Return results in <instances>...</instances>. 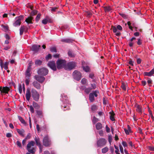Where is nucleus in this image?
Returning a JSON list of instances; mask_svg holds the SVG:
<instances>
[{"label":"nucleus","instance_id":"49","mask_svg":"<svg viewBox=\"0 0 154 154\" xmlns=\"http://www.w3.org/2000/svg\"><path fill=\"white\" fill-rule=\"evenodd\" d=\"M112 138L111 135H109L108 136V141L109 144L111 145L112 141Z\"/></svg>","mask_w":154,"mask_h":154},{"label":"nucleus","instance_id":"63","mask_svg":"<svg viewBox=\"0 0 154 154\" xmlns=\"http://www.w3.org/2000/svg\"><path fill=\"white\" fill-rule=\"evenodd\" d=\"M86 86H84V85H82L80 87V88L81 90H84V91H85V90L86 89Z\"/></svg>","mask_w":154,"mask_h":154},{"label":"nucleus","instance_id":"53","mask_svg":"<svg viewBox=\"0 0 154 154\" xmlns=\"http://www.w3.org/2000/svg\"><path fill=\"white\" fill-rule=\"evenodd\" d=\"M41 14H38L37 15L35 18V21L36 22H38L40 19Z\"/></svg>","mask_w":154,"mask_h":154},{"label":"nucleus","instance_id":"24","mask_svg":"<svg viewBox=\"0 0 154 154\" xmlns=\"http://www.w3.org/2000/svg\"><path fill=\"white\" fill-rule=\"evenodd\" d=\"M96 129L97 130H100L103 128L102 124L100 122H98L95 125Z\"/></svg>","mask_w":154,"mask_h":154},{"label":"nucleus","instance_id":"21","mask_svg":"<svg viewBox=\"0 0 154 154\" xmlns=\"http://www.w3.org/2000/svg\"><path fill=\"white\" fill-rule=\"evenodd\" d=\"M33 85L36 89H40L41 88L40 84L37 81H34L32 83Z\"/></svg>","mask_w":154,"mask_h":154},{"label":"nucleus","instance_id":"57","mask_svg":"<svg viewBox=\"0 0 154 154\" xmlns=\"http://www.w3.org/2000/svg\"><path fill=\"white\" fill-rule=\"evenodd\" d=\"M30 110L31 113H33L34 112V109L32 106H29Z\"/></svg>","mask_w":154,"mask_h":154},{"label":"nucleus","instance_id":"34","mask_svg":"<svg viewBox=\"0 0 154 154\" xmlns=\"http://www.w3.org/2000/svg\"><path fill=\"white\" fill-rule=\"evenodd\" d=\"M1 26L3 30L5 32H6L8 30V26L2 25Z\"/></svg>","mask_w":154,"mask_h":154},{"label":"nucleus","instance_id":"38","mask_svg":"<svg viewBox=\"0 0 154 154\" xmlns=\"http://www.w3.org/2000/svg\"><path fill=\"white\" fill-rule=\"evenodd\" d=\"M42 62L40 60H36L35 62V64L37 66H40L41 65Z\"/></svg>","mask_w":154,"mask_h":154},{"label":"nucleus","instance_id":"44","mask_svg":"<svg viewBox=\"0 0 154 154\" xmlns=\"http://www.w3.org/2000/svg\"><path fill=\"white\" fill-rule=\"evenodd\" d=\"M115 148L116 149L115 152L116 154H120L119 153V147L115 145L114 146Z\"/></svg>","mask_w":154,"mask_h":154},{"label":"nucleus","instance_id":"51","mask_svg":"<svg viewBox=\"0 0 154 154\" xmlns=\"http://www.w3.org/2000/svg\"><path fill=\"white\" fill-rule=\"evenodd\" d=\"M147 82L149 84V85L150 86V84L152 83V81L151 79L149 78H147Z\"/></svg>","mask_w":154,"mask_h":154},{"label":"nucleus","instance_id":"48","mask_svg":"<svg viewBox=\"0 0 154 154\" xmlns=\"http://www.w3.org/2000/svg\"><path fill=\"white\" fill-rule=\"evenodd\" d=\"M36 113L40 117L42 115V111L41 110H37L36 111Z\"/></svg>","mask_w":154,"mask_h":154},{"label":"nucleus","instance_id":"32","mask_svg":"<svg viewBox=\"0 0 154 154\" xmlns=\"http://www.w3.org/2000/svg\"><path fill=\"white\" fill-rule=\"evenodd\" d=\"M50 11L53 14H54V13L55 12L57 9V7H50Z\"/></svg>","mask_w":154,"mask_h":154},{"label":"nucleus","instance_id":"14","mask_svg":"<svg viewBox=\"0 0 154 154\" xmlns=\"http://www.w3.org/2000/svg\"><path fill=\"white\" fill-rule=\"evenodd\" d=\"M10 90V88L9 87L6 86L2 88V87H0V91L2 95H3L4 93L8 94Z\"/></svg>","mask_w":154,"mask_h":154},{"label":"nucleus","instance_id":"1","mask_svg":"<svg viewBox=\"0 0 154 154\" xmlns=\"http://www.w3.org/2000/svg\"><path fill=\"white\" fill-rule=\"evenodd\" d=\"M61 100L63 102V103L62 105V108H63L64 111L69 109L70 104L69 103V101L66 95L64 94H61Z\"/></svg>","mask_w":154,"mask_h":154},{"label":"nucleus","instance_id":"3","mask_svg":"<svg viewBox=\"0 0 154 154\" xmlns=\"http://www.w3.org/2000/svg\"><path fill=\"white\" fill-rule=\"evenodd\" d=\"M35 143L33 141H31L28 143L26 146V149L29 152L34 154L35 152V148L32 147L33 146L35 145Z\"/></svg>","mask_w":154,"mask_h":154},{"label":"nucleus","instance_id":"62","mask_svg":"<svg viewBox=\"0 0 154 154\" xmlns=\"http://www.w3.org/2000/svg\"><path fill=\"white\" fill-rule=\"evenodd\" d=\"M119 14L124 18H127V15L123 13H119Z\"/></svg>","mask_w":154,"mask_h":154},{"label":"nucleus","instance_id":"26","mask_svg":"<svg viewBox=\"0 0 154 154\" xmlns=\"http://www.w3.org/2000/svg\"><path fill=\"white\" fill-rule=\"evenodd\" d=\"M18 117L19 120L22 124L25 126H26L27 125L26 123L21 117L20 116H18Z\"/></svg>","mask_w":154,"mask_h":154},{"label":"nucleus","instance_id":"15","mask_svg":"<svg viewBox=\"0 0 154 154\" xmlns=\"http://www.w3.org/2000/svg\"><path fill=\"white\" fill-rule=\"evenodd\" d=\"M35 78L37 81L40 83H42L45 80V78L44 77L40 76L37 75L35 76Z\"/></svg>","mask_w":154,"mask_h":154},{"label":"nucleus","instance_id":"45","mask_svg":"<svg viewBox=\"0 0 154 154\" xmlns=\"http://www.w3.org/2000/svg\"><path fill=\"white\" fill-rule=\"evenodd\" d=\"M22 86L21 84H19L18 85V90L20 94H21L22 93Z\"/></svg>","mask_w":154,"mask_h":154},{"label":"nucleus","instance_id":"16","mask_svg":"<svg viewBox=\"0 0 154 154\" xmlns=\"http://www.w3.org/2000/svg\"><path fill=\"white\" fill-rule=\"evenodd\" d=\"M31 96V91L30 89L28 88L26 89V100L29 101L30 100Z\"/></svg>","mask_w":154,"mask_h":154},{"label":"nucleus","instance_id":"47","mask_svg":"<svg viewBox=\"0 0 154 154\" xmlns=\"http://www.w3.org/2000/svg\"><path fill=\"white\" fill-rule=\"evenodd\" d=\"M9 63V62H5L4 64V68L5 69L7 70L8 69V65Z\"/></svg>","mask_w":154,"mask_h":154},{"label":"nucleus","instance_id":"29","mask_svg":"<svg viewBox=\"0 0 154 154\" xmlns=\"http://www.w3.org/2000/svg\"><path fill=\"white\" fill-rule=\"evenodd\" d=\"M82 67L83 70L86 72H88L90 71V68L89 66H82Z\"/></svg>","mask_w":154,"mask_h":154},{"label":"nucleus","instance_id":"23","mask_svg":"<svg viewBox=\"0 0 154 154\" xmlns=\"http://www.w3.org/2000/svg\"><path fill=\"white\" fill-rule=\"evenodd\" d=\"M32 19L33 18L32 17H28L26 18L25 21L27 23V24H32L33 23L32 22Z\"/></svg>","mask_w":154,"mask_h":154},{"label":"nucleus","instance_id":"10","mask_svg":"<svg viewBox=\"0 0 154 154\" xmlns=\"http://www.w3.org/2000/svg\"><path fill=\"white\" fill-rule=\"evenodd\" d=\"M106 141L104 138H101L97 140V145L98 147H103L106 144Z\"/></svg>","mask_w":154,"mask_h":154},{"label":"nucleus","instance_id":"42","mask_svg":"<svg viewBox=\"0 0 154 154\" xmlns=\"http://www.w3.org/2000/svg\"><path fill=\"white\" fill-rule=\"evenodd\" d=\"M144 74L145 76H151L152 75L150 71L149 72H145Z\"/></svg>","mask_w":154,"mask_h":154},{"label":"nucleus","instance_id":"56","mask_svg":"<svg viewBox=\"0 0 154 154\" xmlns=\"http://www.w3.org/2000/svg\"><path fill=\"white\" fill-rule=\"evenodd\" d=\"M137 43L138 45H141L142 43V41L140 39V38H138L137 39Z\"/></svg>","mask_w":154,"mask_h":154},{"label":"nucleus","instance_id":"64","mask_svg":"<svg viewBox=\"0 0 154 154\" xmlns=\"http://www.w3.org/2000/svg\"><path fill=\"white\" fill-rule=\"evenodd\" d=\"M116 28L118 29L119 30H122V27L120 25L117 26Z\"/></svg>","mask_w":154,"mask_h":154},{"label":"nucleus","instance_id":"39","mask_svg":"<svg viewBox=\"0 0 154 154\" xmlns=\"http://www.w3.org/2000/svg\"><path fill=\"white\" fill-rule=\"evenodd\" d=\"M50 51L53 53H56L57 52L56 48L55 47H53L50 48Z\"/></svg>","mask_w":154,"mask_h":154},{"label":"nucleus","instance_id":"41","mask_svg":"<svg viewBox=\"0 0 154 154\" xmlns=\"http://www.w3.org/2000/svg\"><path fill=\"white\" fill-rule=\"evenodd\" d=\"M87 80L85 78H83L81 81V83L83 85H86L87 83Z\"/></svg>","mask_w":154,"mask_h":154},{"label":"nucleus","instance_id":"7","mask_svg":"<svg viewBox=\"0 0 154 154\" xmlns=\"http://www.w3.org/2000/svg\"><path fill=\"white\" fill-rule=\"evenodd\" d=\"M31 92L32 96L34 100L36 101H38L39 98V94L38 92L33 88L32 89Z\"/></svg>","mask_w":154,"mask_h":154},{"label":"nucleus","instance_id":"17","mask_svg":"<svg viewBox=\"0 0 154 154\" xmlns=\"http://www.w3.org/2000/svg\"><path fill=\"white\" fill-rule=\"evenodd\" d=\"M28 30V28L25 26H22L20 29V35H23L24 31H26Z\"/></svg>","mask_w":154,"mask_h":154},{"label":"nucleus","instance_id":"33","mask_svg":"<svg viewBox=\"0 0 154 154\" xmlns=\"http://www.w3.org/2000/svg\"><path fill=\"white\" fill-rule=\"evenodd\" d=\"M33 106L35 108L37 109H38L40 108V106L37 103L35 102H33Z\"/></svg>","mask_w":154,"mask_h":154},{"label":"nucleus","instance_id":"35","mask_svg":"<svg viewBox=\"0 0 154 154\" xmlns=\"http://www.w3.org/2000/svg\"><path fill=\"white\" fill-rule=\"evenodd\" d=\"M91 90L92 89L90 87L86 88L84 91L86 94H89Z\"/></svg>","mask_w":154,"mask_h":154},{"label":"nucleus","instance_id":"19","mask_svg":"<svg viewBox=\"0 0 154 154\" xmlns=\"http://www.w3.org/2000/svg\"><path fill=\"white\" fill-rule=\"evenodd\" d=\"M135 107L136 108V111L139 113H141L142 111L141 109L142 106L137 104H136L135 105Z\"/></svg>","mask_w":154,"mask_h":154},{"label":"nucleus","instance_id":"40","mask_svg":"<svg viewBox=\"0 0 154 154\" xmlns=\"http://www.w3.org/2000/svg\"><path fill=\"white\" fill-rule=\"evenodd\" d=\"M68 56L71 57H75L74 54L72 52L70 51H69L68 52Z\"/></svg>","mask_w":154,"mask_h":154},{"label":"nucleus","instance_id":"13","mask_svg":"<svg viewBox=\"0 0 154 154\" xmlns=\"http://www.w3.org/2000/svg\"><path fill=\"white\" fill-rule=\"evenodd\" d=\"M34 140L35 141L36 144L38 146L39 149V152H41L42 151V145L40 140V139L38 137L35 136L34 138Z\"/></svg>","mask_w":154,"mask_h":154},{"label":"nucleus","instance_id":"8","mask_svg":"<svg viewBox=\"0 0 154 154\" xmlns=\"http://www.w3.org/2000/svg\"><path fill=\"white\" fill-rule=\"evenodd\" d=\"M72 75L73 78L77 81L80 80L82 77L81 73L77 70L74 71Z\"/></svg>","mask_w":154,"mask_h":154},{"label":"nucleus","instance_id":"50","mask_svg":"<svg viewBox=\"0 0 154 154\" xmlns=\"http://www.w3.org/2000/svg\"><path fill=\"white\" fill-rule=\"evenodd\" d=\"M148 149L152 151H154V146H148Z\"/></svg>","mask_w":154,"mask_h":154},{"label":"nucleus","instance_id":"59","mask_svg":"<svg viewBox=\"0 0 154 154\" xmlns=\"http://www.w3.org/2000/svg\"><path fill=\"white\" fill-rule=\"evenodd\" d=\"M89 78H91L92 79H93V78L94 77V74L93 73H90L89 74Z\"/></svg>","mask_w":154,"mask_h":154},{"label":"nucleus","instance_id":"46","mask_svg":"<svg viewBox=\"0 0 154 154\" xmlns=\"http://www.w3.org/2000/svg\"><path fill=\"white\" fill-rule=\"evenodd\" d=\"M48 20L47 18H45L43 19L42 21V23L45 25L48 22Z\"/></svg>","mask_w":154,"mask_h":154},{"label":"nucleus","instance_id":"54","mask_svg":"<svg viewBox=\"0 0 154 154\" xmlns=\"http://www.w3.org/2000/svg\"><path fill=\"white\" fill-rule=\"evenodd\" d=\"M16 144L20 148H22L21 143L20 141H17L16 142Z\"/></svg>","mask_w":154,"mask_h":154},{"label":"nucleus","instance_id":"36","mask_svg":"<svg viewBox=\"0 0 154 154\" xmlns=\"http://www.w3.org/2000/svg\"><path fill=\"white\" fill-rule=\"evenodd\" d=\"M109 150V149L107 146L105 147L102 149V152L103 153H106Z\"/></svg>","mask_w":154,"mask_h":154},{"label":"nucleus","instance_id":"2","mask_svg":"<svg viewBox=\"0 0 154 154\" xmlns=\"http://www.w3.org/2000/svg\"><path fill=\"white\" fill-rule=\"evenodd\" d=\"M66 62L65 60L59 59L56 62L57 68L58 69H61L63 68L64 69V67L66 66Z\"/></svg>","mask_w":154,"mask_h":154},{"label":"nucleus","instance_id":"9","mask_svg":"<svg viewBox=\"0 0 154 154\" xmlns=\"http://www.w3.org/2000/svg\"><path fill=\"white\" fill-rule=\"evenodd\" d=\"M48 70L47 69L44 68L39 69L37 71L38 74L43 76L46 75L48 74Z\"/></svg>","mask_w":154,"mask_h":154},{"label":"nucleus","instance_id":"6","mask_svg":"<svg viewBox=\"0 0 154 154\" xmlns=\"http://www.w3.org/2000/svg\"><path fill=\"white\" fill-rule=\"evenodd\" d=\"M76 63L73 61L70 62L66 63V66L64 67V69L67 70H71L73 69L76 66Z\"/></svg>","mask_w":154,"mask_h":154},{"label":"nucleus","instance_id":"52","mask_svg":"<svg viewBox=\"0 0 154 154\" xmlns=\"http://www.w3.org/2000/svg\"><path fill=\"white\" fill-rule=\"evenodd\" d=\"M52 56L50 54H48L45 57V59L47 60H48L49 59H51Z\"/></svg>","mask_w":154,"mask_h":154},{"label":"nucleus","instance_id":"43","mask_svg":"<svg viewBox=\"0 0 154 154\" xmlns=\"http://www.w3.org/2000/svg\"><path fill=\"white\" fill-rule=\"evenodd\" d=\"M91 87L90 88L92 89V90H94L96 88V84L94 83H91Z\"/></svg>","mask_w":154,"mask_h":154},{"label":"nucleus","instance_id":"58","mask_svg":"<svg viewBox=\"0 0 154 154\" xmlns=\"http://www.w3.org/2000/svg\"><path fill=\"white\" fill-rule=\"evenodd\" d=\"M29 78H27L25 79V82L26 84V85H28L29 82Z\"/></svg>","mask_w":154,"mask_h":154},{"label":"nucleus","instance_id":"5","mask_svg":"<svg viewBox=\"0 0 154 154\" xmlns=\"http://www.w3.org/2000/svg\"><path fill=\"white\" fill-rule=\"evenodd\" d=\"M99 93L98 90L93 91L92 92L90 93L89 99L90 102H93L95 100L94 97H97L98 94Z\"/></svg>","mask_w":154,"mask_h":154},{"label":"nucleus","instance_id":"22","mask_svg":"<svg viewBox=\"0 0 154 154\" xmlns=\"http://www.w3.org/2000/svg\"><path fill=\"white\" fill-rule=\"evenodd\" d=\"M112 31L114 33H116L115 35L117 36H119L121 34L120 32L117 30V29L115 26H113L112 27Z\"/></svg>","mask_w":154,"mask_h":154},{"label":"nucleus","instance_id":"12","mask_svg":"<svg viewBox=\"0 0 154 154\" xmlns=\"http://www.w3.org/2000/svg\"><path fill=\"white\" fill-rule=\"evenodd\" d=\"M47 65L53 71H55L57 70V65L56 66V63L54 61H49L47 64Z\"/></svg>","mask_w":154,"mask_h":154},{"label":"nucleus","instance_id":"18","mask_svg":"<svg viewBox=\"0 0 154 154\" xmlns=\"http://www.w3.org/2000/svg\"><path fill=\"white\" fill-rule=\"evenodd\" d=\"M41 46L40 45H34L32 46V50L33 51L35 52H38Z\"/></svg>","mask_w":154,"mask_h":154},{"label":"nucleus","instance_id":"4","mask_svg":"<svg viewBox=\"0 0 154 154\" xmlns=\"http://www.w3.org/2000/svg\"><path fill=\"white\" fill-rule=\"evenodd\" d=\"M24 19L23 15H20L15 18V21L13 23V25L14 26L17 27L19 26L21 23V21Z\"/></svg>","mask_w":154,"mask_h":154},{"label":"nucleus","instance_id":"55","mask_svg":"<svg viewBox=\"0 0 154 154\" xmlns=\"http://www.w3.org/2000/svg\"><path fill=\"white\" fill-rule=\"evenodd\" d=\"M148 112L149 113V116L152 119H153L154 117L153 116L152 113V111L150 110V109H148Z\"/></svg>","mask_w":154,"mask_h":154},{"label":"nucleus","instance_id":"30","mask_svg":"<svg viewBox=\"0 0 154 154\" xmlns=\"http://www.w3.org/2000/svg\"><path fill=\"white\" fill-rule=\"evenodd\" d=\"M105 12H109L111 10V8L110 6H105L103 7Z\"/></svg>","mask_w":154,"mask_h":154},{"label":"nucleus","instance_id":"31","mask_svg":"<svg viewBox=\"0 0 154 154\" xmlns=\"http://www.w3.org/2000/svg\"><path fill=\"white\" fill-rule=\"evenodd\" d=\"M91 109L92 111L94 112L97 109V106L95 105H93L91 106Z\"/></svg>","mask_w":154,"mask_h":154},{"label":"nucleus","instance_id":"11","mask_svg":"<svg viewBox=\"0 0 154 154\" xmlns=\"http://www.w3.org/2000/svg\"><path fill=\"white\" fill-rule=\"evenodd\" d=\"M43 144L45 146H48L51 144V140L47 135L45 136L44 137Z\"/></svg>","mask_w":154,"mask_h":154},{"label":"nucleus","instance_id":"61","mask_svg":"<svg viewBox=\"0 0 154 154\" xmlns=\"http://www.w3.org/2000/svg\"><path fill=\"white\" fill-rule=\"evenodd\" d=\"M106 131L107 132L109 133L110 132V128L108 127V125H106Z\"/></svg>","mask_w":154,"mask_h":154},{"label":"nucleus","instance_id":"27","mask_svg":"<svg viewBox=\"0 0 154 154\" xmlns=\"http://www.w3.org/2000/svg\"><path fill=\"white\" fill-rule=\"evenodd\" d=\"M110 114L109 116L110 119L112 121H114L115 120V118L114 117V114L113 111L112 112H110L109 113Z\"/></svg>","mask_w":154,"mask_h":154},{"label":"nucleus","instance_id":"25","mask_svg":"<svg viewBox=\"0 0 154 154\" xmlns=\"http://www.w3.org/2000/svg\"><path fill=\"white\" fill-rule=\"evenodd\" d=\"M127 87L128 85L127 83L123 82L122 83L121 88L124 91H126Z\"/></svg>","mask_w":154,"mask_h":154},{"label":"nucleus","instance_id":"20","mask_svg":"<svg viewBox=\"0 0 154 154\" xmlns=\"http://www.w3.org/2000/svg\"><path fill=\"white\" fill-rule=\"evenodd\" d=\"M61 42L66 43H72L73 40L69 38H66L62 39L61 40Z\"/></svg>","mask_w":154,"mask_h":154},{"label":"nucleus","instance_id":"60","mask_svg":"<svg viewBox=\"0 0 154 154\" xmlns=\"http://www.w3.org/2000/svg\"><path fill=\"white\" fill-rule=\"evenodd\" d=\"M119 148H120V151L121 153L122 154H123L124 153L123 149L122 146L121 145H119Z\"/></svg>","mask_w":154,"mask_h":154},{"label":"nucleus","instance_id":"37","mask_svg":"<svg viewBox=\"0 0 154 154\" xmlns=\"http://www.w3.org/2000/svg\"><path fill=\"white\" fill-rule=\"evenodd\" d=\"M99 121V119L96 118L95 116H94L93 117L92 121L94 124H95L97 122H98Z\"/></svg>","mask_w":154,"mask_h":154},{"label":"nucleus","instance_id":"28","mask_svg":"<svg viewBox=\"0 0 154 154\" xmlns=\"http://www.w3.org/2000/svg\"><path fill=\"white\" fill-rule=\"evenodd\" d=\"M17 132L21 136H24L23 133L25 132L24 130L23 129H17Z\"/></svg>","mask_w":154,"mask_h":154}]
</instances>
